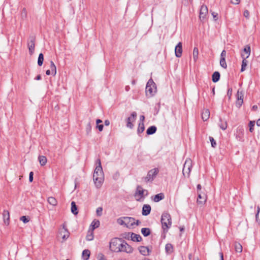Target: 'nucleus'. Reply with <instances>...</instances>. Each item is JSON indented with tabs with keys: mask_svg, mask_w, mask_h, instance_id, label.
Segmentation results:
<instances>
[{
	"mask_svg": "<svg viewBox=\"0 0 260 260\" xmlns=\"http://www.w3.org/2000/svg\"><path fill=\"white\" fill-rule=\"evenodd\" d=\"M93 179L96 187H101L104 179V173L102 167H96L93 175Z\"/></svg>",
	"mask_w": 260,
	"mask_h": 260,
	"instance_id": "f257e3e1",
	"label": "nucleus"
},
{
	"mask_svg": "<svg viewBox=\"0 0 260 260\" xmlns=\"http://www.w3.org/2000/svg\"><path fill=\"white\" fill-rule=\"evenodd\" d=\"M161 223L164 233L168 232L172 225V218L168 212H164L161 217Z\"/></svg>",
	"mask_w": 260,
	"mask_h": 260,
	"instance_id": "f03ea898",
	"label": "nucleus"
},
{
	"mask_svg": "<svg viewBox=\"0 0 260 260\" xmlns=\"http://www.w3.org/2000/svg\"><path fill=\"white\" fill-rule=\"evenodd\" d=\"M122 242V240L117 238H114L111 239L110 243V249L115 252H120V245Z\"/></svg>",
	"mask_w": 260,
	"mask_h": 260,
	"instance_id": "7ed1b4c3",
	"label": "nucleus"
},
{
	"mask_svg": "<svg viewBox=\"0 0 260 260\" xmlns=\"http://www.w3.org/2000/svg\"><path fill=\"white\" fill-rule=\"evenodd\" d=\"M145 89L146 94H148L149 93L150 96L153 95L156 92V85L152 79L148 80Z\"/></svg>",
	"mask_w": 260,
	"mask_h": 260,
	"instance_id": "20e7f679",
	"label": "nucleus"
},
{
	"mask_svg": "<svg viewBox=\"0 0 260 260\" xmlns=\"http://www.w3.org/2000/svg\"><path fill=\"white\" fill-rule=\"evenodd\" d=\"M159 172L158 168H154L148 171L147 176L145 177V181L146 182L152 181Z\"/></svg>",
	"mask_w": 260,
	"mask_h": 260,
	"instance_id": "39448f33",
	"label": "nucleus"
},
{
	"mask_svg": "<svg viewBox=\"0 0 260 260\" xmlns=\"http://www.w3.org/2000/svg\"><path fill=\"white\" fill-rule=\"evenodd\" d=\"M191 164L192 161L190 159H188L185 160L182 170V173L184 176H185V174H186L187 176L189 177L192 167Z\"/></svg>",
	"mask_w": 260,
	"mask_h": 260,
	"instance_id": "423d86ee",
	"label": "nucleus"
},
{
	"mask_svg": "<svg viewBox=\"0 0 260 260\" xmlns=\"http://www.w3.org/2000/svg\"><path fill=\"white\" fill-rule=\"evenodd\" d=\"M36 37L34 36H30L27 41V47L30 55H32L35 51Z\"/></svg>",
	"mask_w": 260,
	"mask_h": 260,
	"instance_id": "0eeeda50",
	"label": "nucleus"
},
{
	"mask_svg": "<svg viewBox=\"0 0 260 260\" xmlns=\"http://www.w3.org/2000/svg\"><path fill=\"white\" fill-rule=\"evenodd\" d=\"M124 220H125V226L128 228H130L135 224L138 225L140 223L139 220H137L136 221L134 218L131 217H124Z\"/></svg>",
	"mask_w": 260,
	"mask_h": 260,
	"instance_id": "6e6552de",
	"label": "nucleus"
},
{
	"mask_svg": "<svg viewBox=\"0 0 260 260\" xmlns=\"http://www.w3.org/2000/svg\"><path fill=\"white\" fill-rule=\"evenodd\" d=\"M120 252H125L127 253H131L133 251V248L128 245L125 241L122 240L120 245Z\"/></svg>",
	"mask_w": 260,
	"mask_h": 260,
	"instance_id": "1a4fd4ad",
	"label": "nucleus"
},
{
	"mask_svg": "<svg viewBox=\"0 0 260 260\" xmlns=\"http://www.w3.org/2000/svg\"><path fill=\"white\" fill-rule=\"evenodd\" d=\"M137 114L136 112H133L131 113V116L128 117L126 119V126L131 129L134 127V125L132 121H134L137 117Z\"/></svg>",
	"mask_w": 260,
	"mask_h": 260,
	"instance_id": "9d476101",
	"label": "nucleus"
},
{
	"mask_svg": "<svg viewBox=\"0 0 260 260\" xmlns=\"http://www.w3.org/2000/svg\"><path fill=\"white\" fill-rule=\"evenodd\" d=\"M175 53L177 57H180L182 53V45L181 42H179L175 48Z\"/></svg>",
	"mask_w": 260,
	"mask_h": 260,
	"instance_id": "9b49d317",
	"label": "nucleus"
},
{
	"mask_svg": "<svg viewBox=\"0 0 260 260\" xmlns=\"http://www.w3.org/2000/svg\"><path fill=\"white\" fill-rule=\"evenodd\" d=\"M208 14V8L205 5H202L200 9V18L204 19Z\"/></svg>",
	"mask_w": 260,
	"mask_h": 260,
	"instance_id": "f8f14e48",
	"label": "nucleus"
},
{
	"mask_svg": "<svg viewBox=\"0 0 260 260\" xmlns=\"http://www.w3.org/2000/svg\"><path fill=\"white\" fill-rule=\"evenodd\" d=\"M151 208L150 205L148 204H145L142 208V214L144 216L148 215L151 212Z\"/></svg>",
	"mask_w": 260,
	"mask_h": 260,
	"instance_id": "ddd939ff",
	"label": "nucleus"
},
{
	"mask_svg": "<svg viewBox=\"0 0 260 260\" xmlns=\"http://www.w3.org/2000/svg\"><path fill=\"white\" fill-rule=\"evenodd\" d=\"M3 217L4 223L6 225H9L10 222V213L8 210H5L3 213Z\"/></svg>",
	"mask_w": 260,
	"mask_h": 260,
	"instance_id": "4468645a",
	"label": "nucleus"
},
{
	"mask_svg": "<svg viewBox=\"0 0 260 260\" xmlns=\"http://www.w3.org/2000/svg\"><path fill=\"white\" fill-rule=\"evenodd\" d=\"M128 235L130 233H128ZM131 240L134 242H140L142 240V237L140 235L136 234L134 233H131Z\"/></svg>",
	"mask_w": 260,
	"mask_h": 260,
	"instance_id": "2eb2a0df",
	"label": "nucleus"
},
{
	"mask_svg": "<svg viewBox=\"0 0 260 260\" xmlns=\"http://www.w3.org/2000/svg\"><path fill=\"white\" fill-rule=\"evenodd\" d=\"M241 56L243 58V60L242 62L241 72H242L245 70L246 67L248 64V61L246 60L247 58L245 57V55L244 54V53L241 54Z\"/></svg>",
	"mask_w": 260,
	"mask_h": 260,
	"instance_id": "dca6fc26",
	"label": "nucleus"
},
{
	"mask_svg": "<svg viewBox=\"0 0 260 260\" xmlns=\"http://www.w3.org/2000/svg\"><path fill=\"white\" fill-rule=\"evenodd\" d=\"M139 251L143 255H148L150 252V250L147 247L142 246L139 247Z\"/></svg>",
	"mask_w": 260,
	"mask_h": 260,
	"instance_id": "f3484780",
	"label": "nucleus"
},
{
	"mask_svg": "<svg viewBox=\"0 0 260 260\" xmlns=\"http://www.w3.org/2000/svg\"><path fill=\"white\" fill-rule=\"evenodd\" d=\"M165 198V195L163 193H159L155 195L153 198L154 202H158Z\"/></svg>",
	"mask_w": 260,
	"mask_h": 260,
	"instance_id": "a211bd4d",
	"label": "nucleus"
},
{
	"mask_svg": "<svg viewBox=\"0 0 260 260\" xmlns=\"http://www.w3.org/2000/svg\"><path fill=\"white\" fill-rule=\"evenodd\" d=\"M220 77V73L216 71V72H214L213 74H212V80L214 83H216L219 80Z\"/></svg>",
	"mask_w": 260,
	"mask_h": 260,
	"instance_id": "6ab92c4d",
	"label": "nucleus"
},
{
	"mask_svg": "<svg viewBox=\"0 0 260 260\" xmlns=\"http://www.w3.org/2000/svg\"><path fill=\"white\" fill-rule=\"evenodd\" d=\"M90 255V251L88 249H85L82 251V257L83 260H88Z\"/></svg>",
	"mask_w": 260,
	"mask_h": 260,
	"instance_id": "aec40b11",
	"label": "nucleus"
},
{
	"mask_svg": "<svg viewBox=\"0 0 260 260\" xmlns=\"http://www.w3.org/2000/svg\"><path fill=\"white\" fill-rule=\"evenodd\" d=\"M210 116V112L209 110L206 109L204 110L202 113V118L204 121H206L209 119Z\"/></svg>",
	"mask_w": 260,
	"mask_h": 260,
	"instance_id": "412c9836",
	"label": "nucleus"
},
{
	"mask_svg": "<svg viewBox=\"0 0 260 260\" xmlns=\"http://www.w3.org/2000/svg\"><path fill=\"white\" fill-rule=\"evenodd\" d=\"M157 128L155 126L152 125L148 127L146 131V133L148 135H153L156 132Z\"/></svg>",
	"mask_w": 260,
	"mask_h": 260,
	"instance_id": "4be33fe9",
	"label": "nucleus"
},
{
	"mask_svg": "<svg viewBox=\"0 0 260 260\" xmlns=\"http://www.w3.org/2000/svg\"><path fill=\"white\" fill-rule=\"evenodd\" d=\"M71 212L74 215H77L78 213L77 206L76 205V203L74 201L71 202Z\"/></svg>",
	"mask_w": 260,
	"mask_h": 260,
	"instance_id": "5701e85b",
	"label": "nucleus"
},
{
	"mask_svg": "<svg viewBox=\"0 0 260 260\" xmlns=\"http://www.w3.org/2000/svg\"><path fill=\"white\" fill-rule=\"evenodd\" d=\"M47 201H48V203L50 205H51L53 206H55L57 204V200H56V199L55 198L52 197H48V199H47Z\"/></svg>",
	"mask_w": 260,
	"mask_h": 260,
	"instance_id": "b1692460",
	"label": "nucleus"
},
{
	"mask_svg": "<svg viewBox=\"0 0 260 260\" xmlns=\"http://www.w3.org/2000/svg\"><path fill=\"white\" fill-rule=\"evenodd\" d=\"M38 159L41 166H45L47 161V158L43 155L39 156Z\"/></svg>",
	"mask_w": 260,
	"mask_h": 260,
	"instance_id": "393cba45",
	"label": "nucleus"
},
{
	"mask_svg": "<svg viewBox=\"0 0 260 260\" xmlns=\"http://www.w3.org/2000/svg\"><path fill=\"white\" fill-rule=\"evenodd\" d=\"M206 202V197L203 195L202 196L201 193L198 192V198L197 199V202L199 204H203Z\"/></svg>",
	"mask_w": 260,
	"mask_h": 260,
	"instance_id": "a878e982",
	"label": "nucleus"
},
{
	"mask_svg": "<svg viewBox=\"0 0 260 260\" xmlns=\"http://www.w3.org/2000/svg\"><path fill=\"white\" fill-rule=\"evenodd\" d=\"M50 71L51 75L54 76L56 74V67L52 61H50Z\"/></svg>",
	"mask_w": 260,
	"mask_h": 260,
	"instance_id": "bb28decb",
	"label": "nucleus"
},
{
	"mask_svg": "<svg viewBox=\"0 0 260 260\" xmlns=\"http://www.w3.org/2000/svg\"><path fill=\"white\" fill-rule=\"evenodd\" d=\"M145 129L144 123L142 122H139L138 127L137 129V133L138 135L142 133Z\"/></svg>",
	"mask_w": 260,
	"mask_h": 260,
	"instance_id": "cd10ccee",
	"label": "nucleus"
},
{
	"mask_svg": "<svg viewBox=\"0 0 260 260\" xmlns=\"http://www.w3.org/2000/svg\"><path fill=\"white\" fill-rule=\"evenodd\" d=\"M141 233L145 237L148 236L151 233L150 230L149 228H142L141 229Z\"/></svg>",
	"mask_w": 260,
	"mask_h": 260,
	"instance_id": "c85d7f7f",
	"label": "nucleus"
},
{
	"mask_svg": "<svg viewBox=\"0 0 260 260\" xmlns=\"http://www.w3.org/2000/svg\"><path fill=\"white\" fill-rule=\"evenodd\" d=\"M243 52L245 53V57L248 58L250 54V47L249 46H246L243 49Z\"/></svg>",
	"mask_w": 260,
	"mask_h": 260,
	"instance_id": "c756f323",
	"label": "nucleus"
},
{
	"mask_svg": "<svg viewBox=\"0 0 260 260\" xmlns=\"http://www.w3.org/2000/svg\"><path fill=\"white\" fill-rule=\"evenodd\" d=\"M44 61V55L42 53L39 54L38 59V64L39 66H42Z\"/></svg>",
	"mask_w": 260,
	"mask_h": 260,
	"instance_id": "7c9ffc66",
	"label": "nucleus"
},
{
	"mask_svg": "<svg viewBox=\"0 0 260 260\" xmlns=\"http://www.w3.org/2000/svg\"><path fill=\"white\" fill-rule=\"evenodd\" d=\"M235 249L237 252L241 253L242 251V246L239 243H236L235 244Z\"/></svg>",
	"mask_w": 260,
	"mask_h": 260,
	"instance_id": "2f4dec72",
	"label": "nucleus"
},
{
	"mask_svg": "<svg viewBox=\"0 0 260 260\" xmlns=\"http://www.w3.org/2000/svg\"><path fill=\"white\" fill-rule=\"evenodd\" d=\"M199 50L197 47H194L193 51V58L196 61L198 58Z\"/></svg>",
	"mask_w": 260,
	"mask_h": 260,
	"instance_id": "473e14b6",
	"label": "nucleus"
},
{
	"mask_svg": "<svg viewBox=\"0 0 260 260\" xmlns=\"http://www.w3.org/2000/svg\"><path fill=\"white\" fill-rule=\"evenodd\" d=\"M100 225V221L98 220H94L92 221L91 224V226L92 228V230L98 228Z\"/></svg>",
	"mask_w": 260,
	"mask_h": 260,
	"instance_id": "72a5a7b5",
	"label": "nucleus"
},
{
	"mask_svg": "<svg viewBox=\"0 0 260 260\" xmlns=\"http://www.w3.org/2000/svg\"><path fill=\"white\" fill-rule=\"evenodd\" d=\"M237 100H243V92L242 90L238 89L237 91Z\"/></svg>",
	"mask_w": 260,
	"mask_h": 260,
	"instance_id": "f704fd0d",
	"label": "nucleus"
},
{
	"mask_svg": "<svg viewBox=\"0 0 260 260\" xmlns=\"http://www.w3.org/2000/svg\"><path fill=\"white\" fill-rule=\"evenodd\" d=\"M21 17L22 19L24 20L27 18V11L25 8H23L21 13Z\"/></svg>",
	"mask_w": 260,
	"mask_h": 260,
	"instance_id": "c9c22d12",
	"label": "nucleus"
},
{
	"mask_svg": "<svg viewBox=\"0 0 260 260\" xmlns=\"http://www.w3.org/2000/svg\"><path fill=\"white\" fill-rule=\"evenodd\" d=\"M220 123L219 124V126L223 130L226 129L227 127V123L226 121L223 122H222L221 118H220Z\"/></svg>",
	"mask_w": 260,
	"mask_h": 260,
	"instance_id": "e433bc0d",
	"label": "nucleus"
},
{
	"mask_svg": "<svg viewBox=\"0 0 260 260\" xmlns=\"http://www.w3.org/2000/svg\"><path fill=\"white\" fill-rule=\"evenodd\" d=\"M137 191L138 194L141 196V198L144 197V190L142 189L141 186H138L137 187Z\"/></svg>",
	"mask_w": 260,
	"mask_h": 260,
	"instance_id": "4c0bfd02",
	"label": "nucleus"
},
{
	"mask_svg": "<svg viewBox=\"0 0 260 260\" xmlns=\"http://www.w3.org/2000/svg\"><path fill=\"white\" fill-rule=\"evenodd\" d=\"M165 249L167 252H171L173 250V246L171 244L168 243L166 245Z\"/></svg>",
	"mask_w": 260,
	"mask_h": 260,
	"instance_id": "58836bf2",
	"label": "nucleus"
},
{
	"mask_svg": "<svg viewBox=\"0 0 260 260\" xmlns=\"http://www.w3.org/2000/svg\"><path fill=\"white\" fill-rule=\"evenodd\" d=\"M220 65L221 67L224 69H226L227 68V64L225 61V59L220 58Z\"/></svg>",
	"mask_w": 260,
	"mask_h": 260,
	"instance_id": "ea45409f",
	"label": "nucleus"
},
{
	"mask_svg": "<svg viewBox=\"0 0 260 260\" xmlns=\"http://www.w3.org/2000/svg\"><path fill=\"white\" fill-rule=\"evenodd\" d=\"M94 236L93 232L88 233L86 236V239L87 241H91L93 239Z\"/></svg>",
	"mask_w": 260,
	"mask_h": 260,
	"instance_id": "a19ab883",
	"label": "nucleus"
},
{
	"mask_svg": "<svg viewBox=\"0 0 260 260\" xmlns=\"http://www.w3.org/2000/svg\"><path fill=\"white\" fill-rule=\"evenodd\" d=\"M255 125V121H250L249 123V131L251 133H252L253 132L254 128L253 127Z\"/></svg>",
	"mask_w": 260,
	"mask_h": 260,
	"instance_id": "79ce46f5",
	"label": "nucleus"
},
{
	"mask_svg": "<svg viewBox=\"0 0 260 260\" xmlns=\"http://www.w3.org/2000/svg\"><path fill=\"white\" fill-rule=\"evenodd\" d=\"M117 223L120 225H124L125 226V220H124V217L119 218L117 219Z\"/></svg>",
	"mask_w": 260,
	"mask_h": 260,
	"instance_id": "37998d69",
	"label": "nucleus"
},
{
	"mask_svg": "<svg viewBox=\"0 0 260 260\" xmlns=\"http://www.w3.org/2000/svg\"><path fill=\"white\" fill-rule=\"evenodd\" d=\"M103 208L101 207H98L96 210V213L98 216H101L102 215Z\"/></svg>",
	"mask_w": 260,
	"mask_h": 260,
	"instance_id": "c03bdc74",
	"label": "nucleus"
},
{
	"mask_svg": "<svg viewBox=\"0 0 260 260\" xmlns=\"http://www.w3.org/2000/svg\"><path fill=\"white\" fill-rule=\"evenodd\" d=\"M209 140L211 142L212 147L215 148L216 146V143L214 138L212 137H209Z\"/></svg>",
	"mask_w": 260,
	"mask_h": 260,
	"instance_id": "a18cd8bd",
	"label": "nucleus"
},
{
	"mask_svg": "<svg viewBox=\"0 0 260 260\" xmlns=\"http://www.w3.org/2000/svg\"><path fill=\"white\" fill-rule=\"evenodd\" d=\"M86 134L87 135H89L91 131V125L90 124V123H88L87 125H86Z\"/></svg>",
	"mask_w": 260,
	"mask_h": 260,
	"instance_id": "49530a36",
	"label": "nucleus"
},
{
	"mask_svg": "<svg viewBox=\"0 0 260 260\" xmlns=\"http://www.w3.org/2000/svg\"><path fill=\"white\" fill-rule=\"evenodd\" d=\"M20 219L24 223H27L29 221V219L25 216H21Z\"/></svg>",
	"mask_w": 260,
	"mask_h": 260,
	"instance_id": "de8ad7c7",
	"label": "nucleus"
},
{
	"mask_svg": "<svg viewBox=\"0 0 260 260\" xmlns=\"http://www.w3.org/2000/svg\"><path fill=\"white\" fill-rule=\"evenodd\" d=\"M98 260H107L105 255L103 253H99L98 255Z\"/></svg>",
	"mask_w": 260,
	"mask_h": 260,
	"instance_id": "09e8293b",
	"label": "nucleus"
},
{
	"mask_svg": "<svg viewBox=\"0 0 260 260\" xmlns=\"http://www.w3.org/2000/svg\"><path fill=\"white\" fill-rule=\"evenodd\" d=\"M260 212V207L259 206H258L256 208V213L255 214V219L256 221H258V215L259 213Z\"/></svg>",
	"mask_w": 260,
	"mask_h": 260,
	"instance_id": "8fccbe9b",
	"label": "nucleus"
},
{
	"mask_svg": "<svg viewBox=\"0 0 260 260\" xmlns=\"http://www.w3.org/2000/svg\"><path fill=\"white\" fill-rule=\"evenodd\" d=\"M243 103V100H237L236 105L238 108H240Z\"/></svg>",
	"mask_w": 260,
	"mask_h": 260,
	"instance_id": "3c124183",
	"label": "nucleus"
},
{
	"mask_svg": "<svg viewBox=\"0 0 260 260\" xmlns=\"http://www.w3.org/2000/svg\"><path fill=\"white\" fill-rule=\"evenodd\" d=\"M226 54V53L225 50H222V51L221 52V54H220V58L225 59Z\"/></svg>",
	"mask_w": 260,
	"mask_h": 260,
	"instance_id": "603ef678",
	"label": "nucleus"
},
{
	"mask_svg": "<svg viewBox=\"0 0 260 260\" xmlns=\"http://www.w3.org/2000/svg\"><path fill=\"white\" fill-rule=\"evenodd\" d=\"M33 175H34L33 172H30L29 174V181L30 182H31L33 181V178H34Z\"/></svg>",
	"mask_w": 260,
	"mask_h": 260,
	"instance_id": "864d4df0",
	"label": "nucleus"
},
{
	"mask_svg": "<svg viewBox=\"0 0 260 260\" xmlns=\"http://www.w3.org/2000/svg\"><path fill=\"white\" fill-rule=\"evenodd\" d=\"M232 94V88H229L227 92V95L229 96V98H231V96Z\"/></svg>",
	"mask_w": 260,
	"mask_h": 260,
	"instance_id": "5fc2aeb1",
	"label": "nucleus"
},
{
	"mask_svg": "<svg viewBox=\"0 0 260 260\" xmlns=\"http://www.w3.org/2000/svg\"><path fill=\"white\" fill-rule=\"evenodd\" d=\"M212 15L213 17L214 20H217L218 19V14L215 12H212Z\"/></svg>",
	"mask_w": 260,
	"mask_h": 260,
	"instance_id": "6e6d98bb",
	"label": "nucleus"
},
{
	"mask_svg": "<svg viewBox=\"0 0 260 260\" xmlns=\"http://www.w3.org/2000/svg\"><path fill=\"white\" fill-rule=\"evenodd\" d=\"M103 124H98L96 125V127L98 128L100 132H102L103 129Z\"/></svg>",
	"mask_w": 260,
	"mask_h": 260,
	"instance_id": "4d7b16f0",
	"label": "nucleus"
},
{
	"mask_svg": "<svg viewBox=\"0 0 260 260\" xmlns=\"http://www.w3.org/2000/svg\"><path fill=\"white\" fill-rule=\"evenodd\" d=\"M240 0H231V3L234 5H238L239 4Z\"/></svg>",
	"mask_w": 260,
	"mask_h": 260,
	"instance_id": "13d9d810",
	"label": "nucleus"
},
{
	"mask_svg": "<svg viewBox=\"0 0 260 260\" xmlns=\"http://www.w3.org/2000/svg\"><path fill=\"white\" fill-rule=\"evenodd\" d=\"M243 15L246 18H248L249 15V11L247 10H245Z\"/></svg>",
	"mask_w": 260,
	"mask_h": 260,
	"instance_id": "bf43d9fd",
	"label": "nucleus"
},
{
	"mask_svg": "<svg viewBox=\"0 0 260 260\" xmlns=\"http://www.w3.org/2000/svg\"><path fill=\"white\" fill-rule=\"evenodd\" d=\"M96 164L97 165V166L102 167L101 161V159L100 158H98V159H96Z\"/></svg>",
	"mask_w": 260,
	"mask_h": 260,
	"instance_id": "052dcab7",
	"label": "nucleus"
},
{
	"mask_svg": "<svg viewBox=\"0 0 260 260\" xmlns=\"http://www.w3.org/2000/svg\"><path fill=\"white\" fill-rule=\"evenodd\" d=\"M145 120V116L144 115H141L140 117V122H142L144 123V121Z\"/></svg>",
	"mask_w": 260,
	"mask_h": 260,
	"instance_id": "680f3d73",
	"label": "nucleus"
},
{
	"mask_svg": "<svg viewBox=\"0 0 260 260\" xmlns=\"http://www.w3.org/2000/svg\"><path fill=\"white\" fill-rule=\"evenodd\" d=\"M69 236V234L68 232H67V234L66 235H64L63 236H62V239L63 240H66Z\"/></svg>",
	"mask_w": 260,
	"mask_h": 260,
	"instance_id": "e2e57ef3",
	"label": "nucleus"
},
{
	"mask_svg": "<svg viewBox=\"0 0 260 260\" xmlns=\"http://www.w3.org/2000/svg\"><path fill=\"white\" fill-rule=\"evenodd\" d=\"M104 124L106 126H108L110 124V121L109 120H106L104 121Z\"/></svg>",
	"mask_w": 260,
	"mask_h": 260,
	"instance_id": "0e129e2a",
	"label": "nucleus"
},
{
	"mask_svg": "<svg viewBox=\"0 0 260 260\" xmlns=\"http://www.w3.org/2000/svg\"><path fill=\"white\" fill-rule=\"evenodd\" d=\"M46 74L47 75H50L51 74V71L50 70H48L46 71Z\"/></svg>",
	"mask_w": 260,
	"mask_h": 260,
	"instance_id": "69168bd1",
	"label": "nucleus"
},
{
	"mask_svg": "<svg viewBox=\"0 0 260 260\" xmlns=\"http://www.w3.org/2000/svg\"><path fill=\"white\" fill-rule=\"evenodd\" d=\"M219 255H220V260H224L223 259V254L222 252H220L219 253Z\"/></svg>",
	"mask_w": 260,
	"mask_h": 260,
	"instance_id": "338daca9",
	"label": "nucleus"
},
{
	"mask_svg": "<svg viewBox=\"0 0 260 260\" xmlns=\"http://www.w3.org/2000/svg\"><path fill=\"white\" fill-rule=\"evenodd\" d=\"M256 124L258 126H260V119H258L256 121Z\"/></svg>",
	"mask_w": 260,
	"mask_h": 260,
	"instance_id": "774afa93",
	"label": "nucleus"
}]
</instances>
